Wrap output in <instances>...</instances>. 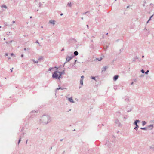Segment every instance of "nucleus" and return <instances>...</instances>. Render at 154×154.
Returning a JSON list of instances; mask_svg holds the SVG:
<instances>
[{
	"label": "nucleus",
	"instance_id": "nucleus-1",
	"mask_svg": "<svg viewBox=\"0 0 154 154\" xmlns=\"http://www.w3.org/2000/svg\"><path fill=\"white\" fill-rule=\"evenodd\" d=\"M41 121L44 124L46 125L51 122V119L49 116L43 115L41 117Z\"/></svg>",
	"mask_w": 154,
	"mask_h": 154
},
{
	"label": "nucleus",
	"instance_id": "nucleus-2",
	"mask_svg": "<svg viewBox=\"0 0 154 154\" xmlns=\"http://www.w3.org/2000/svg\"><path fill=\"white\" fill-rule=\"evenodd\" d=\"M59 71H55L53 73L52 75V77L53 79H58L59 80H60V78H62V77L60 76V75H59Z\"/></svg>",
	"mask_w": 154,
	"mask_h": 154
},
{
	"label": "nucleus",
	"instance_id": "nucleus-3",
	"mask_svg": "<svg viewBox=\"0 0 154 154\" xmlns=\"http://www.w3.org/2000/svg\"><path fill=\"white\" fill-rule=\"evenodd\" d=\"M140 122V121L139 120H135L134 122V125H135L136 126L134 128V129L136 131H137L138 129V128L139 127V125H137V123L139 122Z\"/></svg>",
	"mask_w": 154,
	"mask_h": 154
},
{
	"label": "nucleus",
	"instance_id": "nucleus-4",
	"mask_svg": "<svg viewBox=\"0 0 154 154\" xmlns=\"http://www.w3.org/2000/svg\"><path fill=\"white\" fill-rule=\"evenodd\" d=\"M115 123L116 124V125L118 127H121L122 126V125L121 124L119 121L118 119H115Z\"/></svg>",
	"mask_w": 154,
	"mask_h": 154
},
{
	"label": "nucleus",
	"instance_id": "nucleus-5",
	"mask_svg": "<svg viewBox=\"0 0 154 154\" xmlns=\"http://www.w3.org/2000/svg\"><path fill=\"white\" fill-rule=\"evenodd\" d=\"M74 57L73 56L72 57H69L68 56L66 57V61L64 63L63 65V66H64L65 64L67 62H69V60H70L73 57Z\"/></svg>",
	"mask_w": 154,
	"mask_h": 154
},
{
	"label": "nucleus",
	"instance_id": "nucleus-6",
	"mask_svg": "<svg viewBox=\"0 0 154 154\" xmlns=\"http://www.w3.org/2000/svg\"><path fill=\"white\" fill-rule=\"evenodd\" d=\"M59 75H60V76L61 77H62V75L65 74V70H63L61 72H59Z\"/></svg>",
	"mask_w": 154,
	"mask_h": 154
},
{
	"label": "nucleus",
	"instance_id": "nucleus-7",
	"mask_svg": "<svg viewBox=\"0 0 154 154\" xmlns=\"http://www.w3.org/2000/svg\"><path fill=\"white\" fill-rule=\"evenodd\" d=\"M108 68V66H105L102 68V72H104Z\"/></svg>",
	"mask_w": 154,
	"mask_h": 154
},
{
	"label": "nucleus",
	"instance_id": "nucleus-8",
	"mask_svg": "<svg viewBox=\"0 0 154 154\" xmlns=\"http://www.w3.org/2000/svg\"><path fill=\"white\" fill-rule=\"evenodd\" d=\"M119 77V75H116L113 77V79L114 81H116Z\"/></svg>",
	"mask_w": 154,
	"mask_h": 154
},
{
	"label": "nucleus",
	"instance_id": "nucleus-9",
	"mask_svg": "<svg viewBox=\"0 0 154 154\" xmlns=\"http://www.w3.org/2000/svg\"><path fill=\"white\" fill-rule=\"evenodd\" d=\"M68 100L71 103H74V101L73 100L72 97L69 98H68Z\"/></svg>",
	"mask_w": 154,
	"mask_h": 154
},
{
	"label": "nucleus",
	"instance_id": "nucleus-10",
	"mask_svg": "<svg viewBox=\"0 0 154 154\" xmlns=\"http://www.w3.org/2000/svg\"><path fill=\"white\" fill-rule=\"evenodd\" d=\"M105 145H106L108 147H110L111 146V143L109 142V141H108L107 142Z\"/></svg>",
	"mask_w": 154,
	"mask_h": 154
},
{
	"label": "nucleus",
	"instance_id": "nucleus-11",
	"mask_svg": "<svg viewBox=\"0 0 154 154\" xmlns=\"http://www.w3.org/2000/svg\"><path fill=\"white\" fill-rule=\"evenodd\" d=\"M66 89V88H64L59 87V88H57L56 89V91L58 90H59V89L63 90V89Z\"/></svg>",
	"mask_w": 154,
	"mask_h": 154
},
{
	"label": "nucleus",
	"instance_id": "nucleus-12",
	"mask_svg": "<svg viewBox=\"0 0 154 154\" xmlns=\"http://www.w3.org/2000/svg\"><path fill=\"white\" fill-rule=\"evenodd\" d=\"M55 21L54 20H51L49 21V23L51 24H53L54 25L55 24Z\"/></svg>",
	"mask_w": 154,
	"mask_h": 154
},
{
	"label": "nucleus",
	"instance_id": "nucleus-13",
	"mask_svg": "<svg viewBox=\"0 0 154 154\" xmlns=\"http://www.w3.org/2000/svg\"><path fill=\"white\" fill-rule=\"evenodd\" d=\"M36 113V111H32L31 112H30V114L32 116H34V115H33L32 114L33 113Z\"/></svg>",
	"mask_w": 154,
	"mask_h": 154
},
{
	"label": "nucleus",
	"instance_id": "nucleus-14",
	"mask_svg": "<svg viewBox=\"0 0 154 154\" xmlns=\"http://www.w3.org/2000/svg\"><path fill=\"white\" fill-rule=\"evenodd\" d=\"M78 54L79 53H78V51H74V56H73L74 57V56H76L78 55Z\"/></svg>",
	"mask_w": 154,
	"mask_h": 154
},
{
	"label": "nucleus",
	"instance_id": "nucleus-15",
	"mask_svg": "<svg viewBox=\"0 0 154 154\" xmlns=\"http://www.w3.org/2000/svg\"><path fill=\"white\" fill-rule=\"evenodd\" d=\"M1 7L2 8H4L6 9H7L8 8L5 5H1Z\"/></svg>",
	"mask_w": 154,
	"mask_h": 154
},
{
	"label": "nucleus",
	"instance_id": "nucleus-16",
	"mask_svg": "<svg viewBox=\"0 0 154 154\" xmlns=\"http://www.w3.org/2000/svg\"><path fill=\"white\" fill-rule=\"evenodd\" d=\"M138 57L137 56H136V57H134L133 58V60H132L133 61V62H134V61H135V60H136V59H138Z\"/></svg>",
	"mask_w": 154,
	"mask_h": 154
},
{
	"label": "nucleus",
	"instance_id": "nucleus-17",
	"mask_svg": "<svg viewBox=\"0 0 154 154\" xmlns=\"http://www.w3.org/2000/svg\"><path fill=\"white\" fill-rule=\"evenodd\" d=\"M142 125L143 126H144L146 124V122L145 121H142Z\"/></svg>",
	"mask_w": 154,
	"mask_h": 154
},
{
	"label": "nucleus",
	"instance_id": "nucleus-18",
	"mask_svg": "<svg viewBox=\"0 0 154 154\" xmlns=\"http://www.w3.org/2000/svg\"><path fill=\"white\" fill-rule=\"evenodd\" d=\"M153 125L151 124L149 125H148L147 126V128H151L150 129L152 130L153 128Z\"/></svg>",
	"mask_w": 154,
	"mask_h": 154
},
{
	"label": "nucleus",
	"instance_id": "nucleus-19",
	"mask_svg": "<svg viewBox=\"0 0 154 154\" xmlns=\"http://www.w3.org/2000/svg\"><path fill=\"white\" fill-rule=\"evenodd\" d=\"M24 134H25V133H24V132H23V133L20 135L19 136L20 137H21V138H23L24 137Z\"/></svg>",
	"mask_w": 154,
	"mask_h": 154
},
{
	"label": "nucleus",
	"instance_id": "nucleus-20",
	"mask_svg": "<svg viewBox=\"0 0 154 154\" xmlns=\"http://www.w3.org/2000/svg\"><path fill=\"white\" fill-rule=\"evenodd\" d=\"M102 59V57H100V58H96V60H97L98 61H100Z\"/></svg>",
	"mask_w": 154,
	"mask_h": 154
},
{
	"label": "nucleus",
	"instance_id": "nucleus-21",
	"mask_svg": "<svg viewBox=\"0 0 154 154\" xmlns=\"http://www.w3.org/2000/svg\"><path fill=\"white\" fill-rule=\"evenodd\" d=\"M69 41H72V40H73V41H74L75 42H76V40L75 39V38H71L70 39H69Z\"/></svg>",
	"mask_w": 154,
	"mask_h": 154
},
{
	"label": "nucleus",
	"instance_id": "nucleus-22",
	"mask_svg": "<svg viewBox=\"0 0 154 154\" xmlns=\"http://www.w3.org/2000/svg\"><path fill=\"white\" fill-rule=\"evenodd\" d=\"M80 83L81 85H83V79H82L80 80Z\"/></svg>",
	"mask_w": 154,
	"mask_h": 154
},
{
	"label": "nucleus",
	"instance_id": "nucleus-23",
	"mask_svg": "<svg viewBox=\"0 0 154 154\" xmlns=\"http://www.w3.org/2000/svg\"><path fill=\"white\" fill-rule=\"evenodd\" d=\"M67 5L69 6V7H72V5L71 4V2H68L67 4Z\"/></svg>",
	"mask_w": 154,
	"mask_h": 154
},
{
	"label": "nucleus",
	"instance_id": "nucleus-24",
	"mask_svg": "<svg viewBox=\"0 0 154 154\" xmlns=\"http://www.w3.org/2000/svg\"><path fill=\"white\" fill-rule=\"evenodd\" d=\"M91 78L93 79V80H95L96 81H97L96 79H95V77H94V76H91Z\"/></svg>",
	"mask_w": 154,
	"mask_h": 154
},
{
	"label": "nucleus",
	"instance_id": "nucleus-25",
	"mask_svg": "<svg viewBox=\"0 0 154 154\" xmlns=\"http://www.w3.org/2000/svg\"><path fill=\"white\" fill-rule=\"evenodd\" d=\"M140 128L141 130H146L147 129V127Z\"/></svg>",
	"mask_w": 154,
	"mask_h": 154
},
{
	"label": "nucleus",
	"instance_id": "nucleus-26",
	"mask_svg": "<svg viewBox=\"0 0 154 154\" xmlns=\"http://www.w3.org/2000/svg\"><path fill=\"white\" fill-rule=\"evenodd\" d=\"M54 69V67H51V68H50L48 69V71H51V70L52 69Z\"/></svg>",
	"mask_w": 154,
	"mask_h": 154
},
{
	"label": "nucleus",
	"instance_id": "nucleus-27",
	"mask_svg": "<svg viewBox=\"0 0 154 154\" xmlns=\"http://www.w3.org/2000/svg\"><path fill=\"white\" fill-rule=\"evenodd\" d=\"M21 137H20L19 139V140H18V144H19V143H20V142L21 141Z\"/></svg>",
	"mask_w": 154,
	"mask_h": 154
},
{
	"label": "nucleus",
	"instance_id": "nucleus-28",
	"mask_svg": "<svg viewBox=\"0 0 154 154\" xmlns=\"http://www.w3.org/2000/svg\"><path fill=\"white\" fill-rule=\"evenodd\" d=\"M141 72L142 73H144L145 72L144 70H143V69H141Z\"/></svg>",
	"mask_w": 154,
	"mask_h": 154
},
{
	"label": "nucleus",
	"instance_id": "nucleus-29",
	"mask_svg": "<svg viewBox=\"0 0 154 154\" xmlns=\"http://www.w3.org/2000/svg\"><path fill=\"white\" fill-rule=\"evenodd\" d=\"M149 72V70H147L146 72H145V73L147 75L148 74Z\"/></svg>",
	"mask_w": 154,
	"mask_h": 154
},
{
	"label": "nucleus",
	"instance_id": "nucleus-30",
	"mask_svg": "<svg viewBox=\"0 0 154 154\" xmlns=\"http://www.w3.org/2000/svg\"><path fill=\"white\" fill-rule=\"evenodd\" d=\"M153 16V15H152L150 17H149V20H148L149 21H150L151 20V18H152V17Z\"/></svg>",
	"mask_w": 154,
	"mask_h": 154
},
{
	"label": "nucleus",
	"instance_id": "nucleus-31",
	"mask_svg": "<svg viewBox=\"0 0 154 154\" xmlns=\"http://www.w3.org/2000/svg\"><path fill=\"white\" fill-rule=\"evenodd\" d=\"M42 59H43V57H39V58H38V60H42Z\"/></svg>",
	"mask_w": 154,
	"mask_h": 154
},
{
	"label": "nucleus",
	"instance_id": "nucleus-32",
	"mask_svg": "<svg viewBox=\"0 0 154 154\" xmlns=\"http://www.w3.org/2000/svg\"><path fill=\"white\" fill-rule=\"evenodd\" d=\"M125 100L126 101H128L129 100V99L128 97H126V99H125Z\"/></svg>",
	"mask_w": 154,
	"mask_h": 154
},
{
	"label": "nucleus",
	"instance_id": "nucleus-33",
	"mask_svg": "<svg viewBox=\"0 0 154 154\" xmlns=\"http://www.w3.org/2000/svg\"><path fill=\"white\" fill-rule=\"evenodd\" d=\"M32 60L34 61V63H38V60L35 61L34 60Z\"/></svg>",
	"mask_w": 154,
	"mask_h": 154
},
{
	"label": "nucleus",
	"instance_id": "nucleus-34",
	"mask_svg": "<svg viewBox=\"0 0 154 154\" xmlns=\"http://www.w3.org/2000/svg\"><path fill=\"white\" fill-rule=\"evenodd\" d=\"M24 129V127H23L22 129H21V132H22V131H23Z\"/></svg>",
	"mask_w": 154,
	"mask_h": 154
},
{
	"label": "nucleus",
	"instance_id": "nucleus-35",
	"mask_svg": "<svg viewBox=\"0 0 154 154\" xmlns=\"http://www.w3.org/2000/svg\"><path fill=\"white\" fill-rule=\"evenodd\" d=\"M120 113L119 112H118L116 113V114L118 115H120Z\"/></svg>",
	"mask_w": 154,
	"mask_h": 154
},
{
	"label": "nucleus",
	"instance_id": "nucleus-36",
	"mask_svg": "<svg viewBox=\"0 0 154 154\" xmlns=\"http://www.w3.org/2000/svg\"><path fill=\"white\" fill-rule=\"evenodd\" d=\"M54 68H56V70H57L58 69V68L57 67V66H55L54 67Z\"/></svg>",
	"mask_w": 154,
	"mask_h": 154
},
{
	"label": "nucleus",
	"instance_id": "nucleus-37",
	"mask_svg": "<svg viewBox=\"0 0 154 154\" xmlns=\"http://www.w3.org/2000/svg\"><path fill=\"white\" fill-rule=\"evenodd\" d=\"M89 12L88 11H87L86 12H85V13H84L83 14V15H84V14H87V13Z\"/></svg>",
	"mask_w": 154,
	"mask_h": 154
},
{
	"label": "nucleus",
	"instance_id": "nucleus-38",
	"mask_svg": "<svg viewBox=\"0 0 154 154\" xmlns=\"http://www.w3.org/2000/svg\"><path fill=\"white\" fill-rule=\"evenodd\" d=\"M77 61V60H75L74 63L73 65H75L76 63V62Z\"/></svg>",
	"mask_w": 154,
	"mask_h": 154
},
{
	"label": "nucleus",
	"instance_id": "nucleus-39",
	"mask_svg": "<svg viewBox=\"0 0 154 154\" xmlns=\"http://www.w3.org/2000/svg\"><path fill=\"white\" fill-rule=\"evenodd\" d=\"M140 131H137V134H140Z\"/></svg>",
	"mask_w": 154,
	"mask_h": 154
},
{
	"label": "nucleus",
	"instance_id": "nucleus-40",
	"mask_svg": "<svg viewBox=\"0 0 154 154\" xmlns=\"http://www.w3.org/2000/svg\"><path fill=\"white\" fill-rule=\"evenodd\" d=\"M13 69V68H11V69H10L11 72H12V71H13L12 69Z\"/></svg>",
	"mask_w": 154,
	"mask_h": 154
},
{
	"label": "nucleus",
	"instance_id": "nucleus-41",
	"mask_svg": "<svg viewBox=\"0 0 154 154\" xmlns=\"http://www.w3.org/2000/svg\"><path fill=\"white\" fill-rule=\"evenodd\" d=\"M131 109H130V110H128V111H127V112H130L131 111Z\"/></svg>",
	"mask_w": 154,
	"mask_h": 154
},
{
	"label": "nucleus",
	"instance_id": "nucleus-42",
	"mask_svg": "<svg viewBox=\"0 0 154 154\" xmlns=\"http://www.w3.org/2000/svg\"><path fill=\"white\" fill-rule=\"evenodd\" d=\"M36 43L39 44L38 42V40H36L35 42Z\"/></svg>",
	"mask_w": 154,
	"mask_h": 154
},
{
	"label": "nucleus",
	"instance_id": "nucleus-43",
	"mask_svg": "<svg viewBox=\"0 0 154 154\" xmlns=\"http://www.w3.org/2000/svg\"><path fill=\"white\" fill-rule=\"evenodd\" d=\"M64 48H62V50H61V51H64Z\"/></svg>",
	"mask_w": 154,
	"mask_h": 154
},
{
	"label": "nucleus",
	"instance_id": "nucleus-44",
	"mask_svg": "<svg viewBox=\"0 0 154 154\" xmlns=\"http://www.w3.org/2000/svg\"><path fill=\"white\" fill-rule=\"evenodd\" d=\"M90 47H91V48H93V45H92Z\"/></svg>",
	"mask_w": 154,
	"mask_h": 154
},
{
	"label": "nucleus",
	"instance_id": "nucleus-45",
	"mask_svg": "<svg viewBox=\"0 0 154 154\" xmlns=\"http://www.w3.org/2000/svg\"><path fill=\"white\" fill-rule=\"evenodd\" d=\"M23 56H24L23 54H22L21 55V57H23Z\"/></svg>",
	"mask_w": 154,
	"mask_h": 154
},
{
	"label": "nucleus",
	"instance_id": "nucleus-46",
	"mask_svg": "<svg viewBox=\"0 0 154 154\" xmlns=\"http://www.w3.org/2000/svg\"><path fill=\"white\" fill-rule=\"evenodd\" d=\"M87 27L88 29L89 27V25H87Z\"/></svg>",
	"mask_w": 154,
	"mask_h": 154
},
{
	"label": "nucleus",
	"instance_id": "nucleus-47",
	"mask_svg": "<svg viewBox=\"0 0 154 154\" xmlns=\"http://www.w3.org/2000/svg\"><path fill=\"white\" fill-rule=\"evenodd\" d=\"M134 82H136V80H137V79H134Z\"/></svg>",
	"mask_w": 154,
	"mask_h": 154
},
{
	"label": "nucleus",
	"instance_id": "nucleus-48",
	"mask_svg": "<svg viewBox=\"0 0 154 154\" xmlns=\"http://www.w3.org/2000/svg\"><path fill=\"white\" fill-rule=\"evenodd\" d=\"M52 149V147H50V150H51Z\"/></svg>",
	"mask_w": 154,
	"mask_h": 154
},
{
	"label": "nucleus",
	"instance_id": "nucleus-49",
	"mask_svg": "<svg viewBox=\"0 0 154 154\" xmlns=\"http://www.w3.org/2000/svg\"><path fill=\"white\" fill-rule=\"evenodd\" d=\"M8 55V54L7 53H6V54H5V56H7Z\"/></svg>",
	"mask_w": 154,
	"mask_h": 154
},
{
	"label": "nucleus",
	"instance_id": "nucleus-50",
	"mask_svg": "<svg viewBox=\"0 0 154 154\" xmlns=\"http://www.w3.org/2000/svg\"><path fill=\"white\" fill-rule=\"evenodd\" d=\"M133 83H134V82H132L131 83V85H133Z\"/></svg>",
	"mask_w": 154,
	"mask_h": 154
},
{
	"label": "nucleus",
	"instance_id": "nucleus-51",
	"mask_svg": "<svg viewBox=\"0 0 154 154\" xmlns=\"http://www.w3.org/2000/svg\"><path fill=\"white\" fill-rule=\"evenodd\" d=\"M63 15V13H61L60 14V16H62Z\"/></svg>",
	"mask_w": 154,
	"mask_h": 154
},
{
	"label": "nucleus",
	"instance_id": "nucleus-52",
	"mask_svg": "<svg viewBox=\"0 0 154 154\" xmlns=\"http://www.w3.org/2000/svg\"><path fill=\"white\" fill-rule=\"evenodd\" d=\"M15 23V21H12V23Z\"/></svg>",
	"mask_w": 154,
	"mask_h": 154
},
{
	"label": "nucleus",
	"instance_id": "nucleus-53",
	"mask_svg": "<svg viewBox=\"0 0 154 154\" xmlns=\"http://www.w3.org/2000/svg\"><path fill=\"white\" fill-rule=\"evenodd\" d=\"M84 78V76H82L81 77V78L82 79V78Z\"/></svg>",
	"mask_w": 154,
	"mask_h": 154
},
{
	"label": "nucleus",
	"instance_id": "nucleus-54",
	"mask_svg": "<svg viewBox=\"0 0 154 154\" xmlns=\"http://www.w3.org/2000/svg\"><path fill=\"white\" fill-rule=\"evenodd\" d=\"M24 50L26 51V48H24Z\"/></svg>",
	"mask_w": 154,
	"mask_h": 154
},
{
	"label": "nucleus",
	"instance_id": "nucleus-55",
	"mask_svg": "<svg viewBox=\"0 0 154 154\" xmlns=\"http://www.w3.org/2000/svg\"><path fill=\"white\" fill-rule=\"evenodd\" d=\"M63 139H60V141H63Z\"/></svg>",
	"mask_w": 154,
	"mask_h": 154
},
{
	"label": "nucleus",
	"instance_id": "nucleus-56",
	"mask_svg": "<svg viewBox=\"0 0 154 154\" xmlns=\"http://www.w3.org/2000/svg\"><path fill=\"white\" fill-rule=\"evenodd\" d=\"M27 141H28V140H26V144H27Z\"/></svg>",
	"mask_w": 154,
	"mask_h": 154
},
{
	"label": "nucleus",
	"instance_id": "nucleus-57",
	"mask_svg": "<svg viewBox=\"0 0 154 154\" xmlns=\"http://www.w3.org/2000/svg\"><path fill=\"white\" fill-rule=\"evenodd\" d=\"M27 49V50H30V48H27V49Z\"/></svg>",
	"mask_w": 154,
	"mask_h": 154
},
{
	"label": "nucleus",
	"instance_id": "nucleus-58",
	"mask_svg": "<svg viewBox=\"0 0 154 154\" xmlns=\"http://www.w3.org/2000/svg\"><path fill=\"white\" fill-rule=\"evenodd\" d=\"M14 55V54H13V53H11V55Z\"/></svg>",
	"mask_w": 154,
	"mask_h": 154
},
{
	"label": "nucleus",
	"instance_id": "nucleus-59",
	"mask_svg": "<svg viewBox=\"0 0 154 154\" xmlns=\"http://www.w3.org/2000/svg\"><path fill=\"white\" fill-rule=\"evenodd\" d=\"M124 119H126V117H125H125H124Z\"/></svg>",
	"mask_w": 154,
	"mask_h": 154
},
{
	"label": "nucleus",
	"instance_id": "nucleus-60",
	"mask_svg": "<svg viewBox=\"0 0 154 154\" xmlns=\"http://www.w3.org/2000/svg\"><path fill=\"white\" fill-rule=\"evenodd\" d=\"M129 6H128L127 7V8H129Z\"/></svg>",
	"mask_w": 154,
	"mask_h": 154
},
{
	"label": "nucleus",
	"instance_id": "nucleus-61",
	"mask_svg": "<svg viewBox=\"0 0 154 154\" xmlns=\"http://www.w3.org/2000/svg\"><path fill=\"white\" fill-rule=\"evenodd\" d=\"M81 18L82 20H83V17H81Z\"/></svg>",
	"mask_w": 154,
	"mask_h": 154
},
{
	"label": "nucleus",
	"instance_id": "nucleus-62",
	"mask_svg": "<svg viewBox=\"0 0 154 154\" xmlns=\"http://www.w3.org/2000/svg\"><path fill=\"white\" fill-rule=\"evenodd\" d=\"M142 58H143L144 57V56L143 55H142Z\"/></svg>",
	"mask_w": 154,
	"mask_h": 154
},
{
	"label": "nucleus",
	"instance_id": "nucleus-63",
	"mask_svg": "<svg viewBox=\"0 0 154 154\" xmlns=\"http://www.w3.org/2000/svg\"><path fill=\"white\" fill-rule=\"evenodd\" d=\"M149 20H148V21H147L146 23H148V22H149Z\"/></svg>",
	"mask_w": 154,
	"mask_h": 154
},
{
	"label": "nucleus",
	"instance_id": "nucleus-64",
	"mask_svg": "<svg viewBox=\"0 0 154 154\" xmlns=\"http://www.w3.org/2000/svg\"><path fill=\"white\" fill-rule=\"evenodd\" d=\"M108 33H107L106 34V35H108Z\"/></svg>",
	"mask_w": 154,
	"mask_h": 154
}]
</instances>
